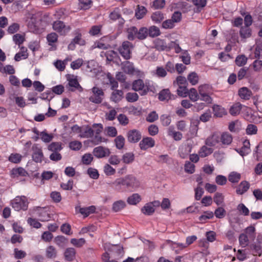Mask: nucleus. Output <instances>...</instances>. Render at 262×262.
Returning a JSON list of instances; mask_svg holds the SVG:
<instances>
[{
  "instance_id": "1",
  "label": "nucleus",
  "mask_w": 262,
  "mask_h": 262,
  "mask_svg": "<svg viewBox=\"0 0 262 262\" xmlns=\"http://www.w3.org/2000/svg\"><path fill=\"white\" fill-rule=\"evenodd\" d=\"M140 186V182L133 174H128L124 177L116 179L111 186L119 192H132Z\"/></svg>"
},
{
  "instance_id": "2",
  "label": "nucleus",
  "mask_w": 262,
  "mask_h": 262,
  "mask_svg": "<svg viewBox=\"0 0 262 262\" xmlns=\"http://www.w3.org/2000/svg\"><path fill=\"white\" fill-rule=\"evenodd\" d=\"M147 28L141 27L139 30L135 26H132L127 30V38L133 41L136 38L144 40L147 37Z\"/></svg>"
},
{
  "instance_id": "3",
  "label": "nucleus",
  "mask_w": 262,
  "mask_h": 262,
  "mask_svg": "<svg viewBox=\"0 0 262 262\" xmlns=\"http://www.w3.org/2000/svg\"><path fill=\"white\" fill-rule=\"evenodd\" d=\"M73 34L74 38L72 39L71 42L68 46V49L69 50L73 51L76 48V45L80 46H83L86 45L85 40L82 38L81 30L79 28L75 29Z\"/></svg>"
},
{
  "instance_id": "4",
  "label": "nucleus",
  "mask_w": 262,
  "mask_h": 262,
  "mask_svg": "<svg viewBox=\"0 0 262 262\" xmlns=\"http://www.w3.org/2000/svg\"><path fill=\"white\" fill-rule=\"evenodd\" d=\"M29 202L25 196H17L11 201V204L12 208L17 211L20 210L26 211L28 209Z\"/></svg>"
},
{
  "instance_id": "5",
  "label": "nucleus",
  "mask_w": 262,
  "mask_h": 262,
  "mask_svg": "<svg viewBox=\"0 0 262 262\" xmlns=\"http://www.w3.org/2000/svg\"><path fill=\"white\" fill-rule=\"evenodd\" d=\"M53 29L60 36H66L71 30L69 25H66L64 23L60 20H56L52 23Z\"/></svg>"
},
{
  "instance_id": "6",
  "label": "nucleus",
  "mask_w": 262,
  "mask_h": 262,
  "mask_svg": "<svg viewBox=\"0 0 262 262\" xmlns=\"http://www.w3.org/2000/svg\"><path fill=\"white\" fill-rule=\"evenodd\" d=\"M133 48V43L129 41H124L118 48V51L121 56L125 60L132 58L131 49Z\"/></svg>"
},
{
  "instance_id": "7",
  "label": "nucleus",
  "mask_w": 262,
  "mask_h": 262,
  "mask_svg": "<svg viewBox=\"0 0 262 262\" xmlns=\"http://www.w3.org/2000/svg\"><path fill=\"white\" fill-rule=\"evenodd\" d=\"M32 160L36 163H41L45 159L41 148L38 144H34L32 147Z\"/></svg>"
},
{
  "instance_id": "8",
  "label": "nucleus",
  "mask_w": 262,
  "mask_h": 262,
  "mask_svg": "<svg viewBox=\"0 0 262 262\" xmlns=\"http://www.w3.org/2000/svg\"><path fill=\"white\" fill-rule=\"evenodd\" d=\"M93 95L90 97L89 100L96 104L101 103L102 101V96L104 95L102 90L98 87L94 86L92 89Z\"/></svg>"
},
{
  "instance_id": "9",
  "label": "nucleus",
  "mask_w": 262,
  "mask_h": 262,
  "mask_svg": "<svg viewBox=\"0 0 262 262\" xmlns=\"http://www.w3.org/2000/svg\"><path fill=\"white\" fill-rule=\"evenodd\" d=\"M126 137L128 142L136 143L141 140L142 134L139 130L134 129L128 131Z\"/></svg>"
},
{
  "instance_id": "10",
  "label": "nucleus",
  "mask_w": 262,
  "mask_h": 262,
  "mask_svg": "<svg viewBox=\"0 0 262 262\" xmlns=\"http://www.w3.org/2000/svg\"><path fill=\"white\" fill-rule=\"evenodd\" d=\"M108 17L113 21L118 20L119 26L122 27L125 23V20L122 17L120 10L118 7L114 8L113 11L110 13Z\"/></svg>"
},
{
  "instance_id": "11",
  "label": "nucleus",
  "mask_w": 262,
  "mask_h": 262,
  "mask_svg": "<svg viewBox=\"0 0 262 262\" xmlns=\"http://www.w3.org/2000/svg\"><path fill=\"white\" fill-rule=\"evenodd\" d=\"M93 154L97 158H103L108 157L111 151L108 148L99 146L94 148Z\"/></svg>"
},
{
  "instance_id": "12",
  "label": "nucleus",
  "mask_w": 262,
  "mask_h": 262,
  "mask_svg": "<svg viewBox=\"0 0 262 262\" xmlns=\"http://www.w3.org/2000/svg\"><path fill=\"white\" fill-rule=\"evenodd\" d=\"M155 140L151 137H144L139 143V147L141 150H146L149 148L155 146Z\"/></svg>"
},
{
  "instance_id": "13",
  "label": "nucleus",
  "mask_w": 262,
  "mask_h": 262,
  "mask_svg": "<svg viewBox=\"0 0 262 262\" xmlns=\"http://www.w3.org/2000/svg\"><path fill=\"white\" fill-rule=\"evenodd\" d=\"M158 99L161 101H168L171 99H174L175 96L172 95L168 89H165L161 90L158 94Z\"/></svg>"
},
{
  "instance_id": "14",
  "label": "nucleus",
  "mask_w": 262,
  "mask_h": 262,
  "mask_svg": "<svg viewBox=\"0 0 262 262\" xmlns=\"http://www.w3.org/2000/svg\"><path fill=\"white\" fill-rule=\"evenodd\" d=\"M212 108L214 117L221 118L227 114L226 110L221 105L214 104Z\"/></svg>"
},
{
  "instance_id": "15",
  "label": "nucleus",
  "mask_w": 262,
  "mask_h": 262,
  "mask_svg": "<svg viewBox=\"0 0 262 262\" xmlns=\"http://www.w3.org/2000/svg\"><path fill=\"white\" fill-rule=\"evenodd\" d=\"M28 176V172L23 167L14 168L10 171V176L12 178Z\"/></svg>"
},
{
  "instance_id": "16",
  "label": "nucleus",
  "mask_w": 262,
  "mask_h": 262,
  "mask_svg": "<svg viewBox=\"0 0 262 262\" xmlns=\"http://www.w3.org/2000/svg\"><path fill=\"white\" fill-rule=\"evenodd\" d=\"M239 34L242 40L245 42L247 38H250L252 36V29L249 27L242 26Z\"/></svg>"
},
{
  "instance_id": "17",
  "label": "nucleus",
  "mask_w": 262,
  "mask_h": 262,
  "mask_svg": "<svg viewBox=\"0 0 262 262\" xmlns=\"http://www.w3.org/2000/svg\"><path fill=\"white\" fill-rule=\"evenodd\" d=\"M236 151L242 156L244 157L250 152V144L249 140H245L243 142V146Z\"/></svg>"
},
{
  "instance_id": "18",
  "label": "nucleus",
  "mask_w": 262,
  "mask_h": 262,
  "mask_svg": "<svg viewBox=\"0 0 262 262\" xmlns=\"http://www.w3.org/2000/svg\"><path fill=\"white\" fill-rule=\"evenodd\" d=\"M76 250L73 248H67L64 252L65 260L68 261H72L76 258Z\"/></svg>"
},
{
  "instance_id": "19",
  "label": "nucleus",
  "mask_w": 262,
  "mask_h": 262,
  "mask_svg": "<svg viewBox=\"0 0 262 262\" xmlns=\"http://www.w3.org/2000/svg\"><path fill=\"white\" fill-rule=\"evenodd\" d=\"M165 14L161 11H157L153 12L150 16L151 20L155 24H160L164 19Z\"/></svg>"
},
{
  "instance_id": "20",
  "label": "nucleus",
  "mask_w": 262,
  "mask_h": 262,
  "mask_svg": "<svg viewBox=\"0 0 262 262\" xmlns=\"http://www.w3.org/2000/svg\"><path fill=\"white\" fill-rule=\"evenodd\" d=\"M250 187V184L248 181H242L236 187V192L237 194L242 195L248 191Z\"/></svg>"
},
{
  "instance_id": "21",
  "label": "nucleus",
  "mask_w": 262,
  "mask_h": 262,
  "mask_svg": "<svg viewBox=\"0 0 262 262\" xmlns=\"http://www.w3.org/2000/svg\"><path fill=\"white\" fill-rule=\"evenodd\" d=\"M238 93L241 99L246 100L250 99L252 95L251 91L246 87H243L239 89Z\"/></svg>"
},
{
  "instance_id": "22",
  "label": "nucleus",
  "mask_w": 262,
  "mask_h": 262,
  "mask_svg": "<svg viewBox=\"0 0 262 262\" xmlns=\"http://www.w3.org/2000/svg\"><path fill=\"white\" fill-rule=\"evenodd\" d=\"M147 13V9L143 6L137 5L135 9V17L137 19L143 18Z\"/></svg>"
},
{
  "instance_id": "23",
  "label": "nucleus",
  "mask_w": 262,
  "mask_h": 262,
  "mask_svg": "<svg viewBox=\"0 0 262 262\" xmlns=\"http://www.w3.org/2000/svg\"><path fill=\"white\" fill-rule=\"evenodd\" d=\"M96 207L95 206H91L88 207H82L79 208V212L83 215L84 217L88 216L90 214L95 212Z\"/></svg>"
},
{
  "instance_id": "24",
  "label": "nucleus",
  "mask_w": 262,
  "mask_h": 262,
  "mask_svg": "<svg viewBox=\"0 0 262 262\" xmlns=\"http://www.w3.org/2000/svg\"><path fill=\"white\" fill-rule=\"evenodd\" d=\"M242 107L243 105L241 103H235L231 106L229 113L233 116H236L239 114Z\"/></svg>"
},
{
  "instance_id": "25",
  "label": "nucleus",
  "mask_w": 262,
  "mask_h": 262,
  "mask_svg": "<svg viewBox=\"0 0 262 262\" xmlns=\"http://www.w3.org/2000/svg\"><path fill=\"white\" fill-rule=\"evenodd\" d=\"M141 197L138 193H133L127 199V202L131 205H136L141 201Z\"/></svg>"
},
{
  "instance_id": "26",
  "label": "nucleus",
  "mask_w": 262,
  "mask_h": 262,
  "mask_svg": "<svg viewBox=\"0 0 262 262\" xmlns=\"http://www.w3.org/2000/svg\"><path fill=\"white\" fill-rule=\"evenodd\" d=\"M161 34L160 29L156 26H151L147 28V36L154 38Z\"/></svg>"
},
{
  "instance_id": "27",
  "label": "nucleus",
  "mask_w": 262,
  "mask_h": 262,
  "mask_svg": "<svg viewBox=\"0 0 262 262\" xmlns=\"http://www.w3.org/2000/svg\"><path fill=\"white\" fill-rule=\"evenodd\" d=\"M123 65L122 69L124 72L128 74H133L135 72V68L133 64L128 61H126L122 63Z\"/></svg>"
},
{
  "instance_id": "28",
  "label": "nucleus",
  "mask_w": 262,
  "mask_h": 262,
  "mask_svg": "<svg viewBox=\"0 0 262 262\" xmlns=\"http://www.w3.org/2000/svg\"><path fill=\"white\" fill-rule=\"evenodd\" d=\"M38 217L41 222H47L50 220L52 215L48 211L42 209L38 211Z\"/></svg>"
},
{
  "instance_id": "29",
  "label": "nucleus",
  "mask_w": 262,
  "mask_h": 262,
  "mask_svg": "<svg viewBox=\"0 0 262 262\" xmlns=\"http://www.w3.org/2000/svg\"><path fill=\"white\" fill-rule=\"evenodd\" d=\"M199 124L200 121L198 120H194L191 122L189 132L192 137H195L197 136Z\"/></svg>"
},
{
  "instance_id": "30",
  "label": "nucleus",
  "mask_w": 262,
  "mask_h": 262,
  "mask_svg": "<svg viewBox=\"0 0 262 262\" xmlns=\"http://www.w3.org/2000/svg\"><path fill=\"white\" fill-rule=\"evenodd\" d=\"M155 211V208L151 206V203H146L142 208L141 212L145 215H151Z\"/></svg>"
},
{
  "instance_id": "31",
  "label": "nucleus",
  "mask_w": 262,
  "mask_h": 262,
  "mask_svg": "<svg viewBox=\"0 0 262 262\" xmlns=\"http://www.w3.org/2000/svg\"><path fill=\"white\" fill-rule=\"evenodd\" d=\"M125 202L123 200H119L115 202L112 206V210L114 212H119L126 207Z\"/></svg>"
},
{
  "instance_id": "32",
  "label": "nucleus",
  "mask_w": 262,
  "mask_h": 262,
  "mask_svg": "<svg viewBox=\"0 0 262 262\" xmlns=\"http://www.w3.org/2000/svg\"><path fill=\"white\" fill-rule=\"evenodd\" d=\"M78 6L82 10H88L91 8L93 5L92 0H78Z\"/></svg>"
},
{
  "instance_id": "33",
  "label": "nucleus",
  "mask_w": 262,
  "mask_h": 262,
  "mask_svg": "<svg viewBox=\"0 0 262 262\" xmlns=\"http://www.w3.org/2000/svg\"><path fill=\"white\" fill-rule=\"evenodd\" d=\"M102 25L93 26L89 31V33L91 36H95L101 35Z\"/></svg>"
},
{
  "instance_id": "34",
  "label": "nucleus",
  "mask_w": 262,
  "mask_h": 262,
  "mask_svg": "<svg viewBox=\"0 0 262 262\" xmlns=\"http://www.w3.org/2000/svg\"><path fill=\"white\" fill-rule=\"evenodd\" d=\"M125 140L124 137L122 135H119L116 137L114 140L116 147L118 149H122L123 148L125 144Z\"/></svg>"
},
{
  "instance_id": "35",
  "label": "nucleus",
  "mask_w": 262,
  "mask_h": 262,
  "mask_svg": "<svg viewBox=\"0 0 262 262\" xmlns=\"http://www.w3.org/2000/svg\"><path fill=\"white\" fill-rule=\"evenodd\" d=\"M122 160L125 164H130L135 160V155L133 152H126L122 156Z\"/></svg>"
},
{
  "instance_id": "36",
  "label": "nucleus",
  "mask_w": 262,
  "mask_h": 262,
  "mask_svg": "<svg viewBox=\"0 0 262 262\" xmlns=\"http://www.w3.org/2000/svg\"><path fill=\"white\" fill-rule=\"evenodd\" d=\"M220 140H221V137L218 135H213L207 139L206 144L209 146H214L220 142Z\"/></svg>"
},
{
  "instance_id": "37",
  "label": "nucleus",
  "mask_w": 262,
  "mask_h": 262,
  "mask_svg": "<svg viewBox=\"0 0 262 262\" xmlns=\"http://www.w3.org/2000/svg\"><path fill=\"white\" fill-rule=\"evenodd\" d=\"M165 0H155L150 4L151 8L155 10L162 9L165 7Z\"/></svg>"
},
{
  "instance_id": "38",
  "label": "nucleus",
  "mask_w": 262,
  "mask_h": 262,
  "mask_svg": "<svg viewBox=\"0 0 262 262\" xmlns=\"http://www.w3.org/2000/svg\"><path fill=\"white\" fill-rule=\"evenodd\" d=\"M144 88L143 81L139 79L133 81L132 84V89L135 91H139Z\"/></svg>"
},
{
  "instance_id": "39",
  "label": "nucleus",
  "mask_w": 262,
  "mask_h": 262,
  "mask_svg": "<svg viewBox=\"0 0 262 262\" xmlns=\"http://www.w3.org/2000/svg\"><path fill=\"white\" fill-rule=\"evenodd\" d=\"M241 178V174L235 171L230 172L228 176V180L232 183H238Z\"/></svg>"
},
{
  "instance_id": "40",
  "label": "nucleus",
  "mask_w": 262,
  "mask_h": 262,
  "mask_svg": "<svg viewBox=\"0 0 262 262\" xmlns=\"http://www.w3.org/2000/svg\"><path fill=\"white\" fill-rule=\"evenodd\" d=\"M214 214L213 212L210 211H204V214L201 215L199 219L202 223H205L207 220L211 219L213 217Z\"/></svg>"
},
{
  "instance_id": "41",
  "label": "nucleus",
  "mask_w": 262,
  "mask_h": 262,
  "mask_svg": "<svg viewBox=\"0 0 262 262\" xmlns=\"http://www.w3.org/2000/svg\"><path fill=\"white\" fill-rule=\"evenodd\" d=\"M213 150L212 148L207 147L204 145L203 146L199 151V156L202 158H205L209 155L211 154Z\"/></svg>"
},
{
  "instance_id": "42",
  "label": "nucleus",
  "mask_w": 262,
  "mask_h": 262,
  "mask_svg": "<svg viewBox=\"0 0 262 262\" xmlns=\"http://www.w3.org/2000/svg\"><path fill=\"white\" fill-rule=\"evenodd\" d=\"M221 141L223 144L229 145L232 141V137L228 133H224L221 137Z\"/></svg>"
},
{
  "instance_id": "43",
  "label": "nucleus",
  "mask_w": 262,
  "mask_h": 262,
  "mask_svg": "<svg viewBox=\"0 0 262 262\" xmlns=\"http://www.w3.org/2000/svg\"><path fill=\"white\" fill-rule=\"evenodd\" d=\"M248 58L245 55H238L235 60V64L238 67H243L247 62Z\"/></svg>"
},
{
  "instance_id": "44",
  "label": "nucleus",
  "mask_w": 262,
  "mask_h": 262,
  "mask_svg": "<svg viewBox=\"0 0 262 262\" xmlns=\"http://www.w3.org/2000/svg\"><path fill=\"white\" fill-rule=\"evenodd\" d=\"M123 92L122 90H115L112 94L111 99L115 102H118L121 100Z\"/></svg>"
},
{
  "instance_id": "45",
  "label": "nucleus",
  "mask_w": 262,
  "mask_h": 262,
  "mask_svg": "<svg viewBox=\"0 0 262 262\" xmlns=\"http://www.w3.org/2000/svg\"><path fill=\"white\" fill-rule=\"evenodd\" d=\"M249 71V68L243 67L239 69L237 73V79L238 80H241L244 78L248 77L247 73Z\"/></svg>"
},
{
  "instance_id": "46",
  "label": "nucleus",
  "mask_w": 262,
  "mask_h": 262,
  "mask_svg": "<svg viewBox=\"0 0 262 262\" xmlns=\"http://www.w3.org/2000/svg\"><path fill=\"white\" fill-rule=\"evenodd\" d=\"M46 253V257L48 258H53L56 256V250L52 246L47 247Z\"/></svg>"
},
{
  "instance_id": "47",
  "label": "nucleus",
  "mask_w": 262,
  "mask_h": 262,
  "mask_svg": "<svg viewBox=\"0 0 262 262\" xmlns=\"http://www.w3.org/2000/svg\"><path fill=\"white\" fill-rule=\"evenodd\" d=\"M48 148L53 152H59L62 148L60 142H52L48 146Z\"/></svg>"
},
{
  "instance_id": "48",
  "label": "nucleus",
  "mask_w": 262,
  "mask_h": 262,
  "mask_svg": "<svg viewBox=\"0 0 262 262\" xmlns=\"http://www.w3.org/2000/svg\"><path fill=\"white\" fill-rule=\"evenodd\" d=\"M188 90L187 85H180L177 90V92L179 96L186 97L188 96Z\"/></svg>"
},
{
  "instance_id": "49",
  "label": "nucleus",
  "mask_w": 262,
  "mask_h": 262,
  "mask_svg": "<svg viewBox=\"0 0 262 262\" xmlns=\"http://www.w3.org/2000/svg\"><path fill=\"white\" fill-rule=\"evenodd\" d=\"M237 209L239 213L244 216H247L249 215L250 211L249 209L243 203H241L238 205Z\"/></svg>"
},
{
  "instance_id": "50",
  "label": "nucleus",
  "mask_w": 262,
  "mask_h": 262,
  "mask_svg": "<svg viewBox=\"0 0 262 262\" xmlns=\"http://www.w3.org/2000/svg\"><path fill=\"white\" fill-rule=\"evenodd\" d=\"M58 36L56 32H52L47 35V39L49 45L52 46V43L56 42L58 40Z\"/></svg>"
},
{
  "instance_id": "51",
  "label": "nucleus",
  "mask_w": 262,
  "mask_h": 262,
  "mask_svg": "<svg viewBox=\"0 0 262 262\" xmlns=\"http://www.w3.org/2000/svg\"><path fill=\"white\" fill-rule=\"evenodd\" d=\"M188 95L192 101H196L199 99V95L194 88H191L189 91L188 90Z\"/></svg>"
},
{
  "instance_id": "52",
  "label": "nucleus",
  "mask_w": 262,
  "mask_h": 262,
  "mask_svg": "<svg viewBox=\"0 0 262 262\" xmlns=\"http://www.w3.org/2000/svg\"><path fill=\"white\" fill-rule=\"evenodd\" d=\"M250 249L252 251L254 255L260 256L262 253V247L260 245L252 244Z\"/></svg>"
},
{
  "instance_id": "53",
  "label": "nucleus",
  "mask_w": 262,
  "mask_h": 262,
  "mask_svg": "<svg viewBox=\"0 0 262 262\" xmlns=\"http://www.w3.org/2000/svg\"><path fill=\"white\" fill-rule=\"evenodd\" d=\"M139 99V96L136 93L128 92L126 95V99L129 102H134Z\"/></svg>"
},
{
  "instance_id": "54",
  "label": "nucleus",
  "mask_w": 262,
  "mask_h": 262,
  "mask_svg": "<svg viewBox=\"0 0 262 262\" xmlns=\"http://www.w3.org/2000/svg\"><path fill=\"white\" fill-rule=\"evenodd\" d=\"M20 28V25L18 23H14L10 25L7 29L8 34H12L17 32Z\"/></svg>"
},
{
  "instance_id": "55",
  "label": "nucleus",
  "mask_w": 262,
  "mask_h": 262,
  "mask_svg": "<svg viewBox=\"0 0 262 262\" xmlns=\"http://www.w3.org/2000/svg\"><path fill=\"white\" fill-rule=\"evenodd\" d=\"M174 23L171 19H168L162 21L161 27L165 29H171L174 27Z\"/></svg>"
},
{
  "instance_id": "56",
  "label": "nucleus",
  "mask_w": 262,
  "mask_h": 262,
  "mask_svg": "<svg viewBox=\"0 0 262 262\" xmlns=\"http://www.w3.org/2000/svg\"><path fill=\"white\" fill-rule=\"evenodd\" d=\"M65 11L66 9L64 8L58 9L54 14L55 18L57 20L64 19L66 18Z\"/></svg>"
},
{
  "instance_id": "57",
  "label": "nucleus",
  "mask_w": 262,
  "mask_h": 262,
  "mask_svg": "<svg viewBox=\"0 0 262 262\" xmlns=\"http://www.w3.org/2000/svg\"><path fill=\"white\" fill-rule=\"evenodd\" d=\"M239 242L243 247H246L249 243L248 235L244 233L241 234L239 236Z\"/></svg>"
},
{
  "instance_id": "58",
  "label": "nucleus",
  "mask_w": 262,
  "mask_h": 262,
  "mask_svg": "<svg viewBox=\"0 0 262 262\" xmlns=\"http://www.w3.org/2000/svg\"><path fill=\"white\" fill-rule=\"evenodd\" d=\"M187 79L192 85L196 84L198 83L199 81V77L195 72H191L190 73L188 76Z\"/></svg>"
},
{
  "instance_id": "59",
  "label": "nucleus",
  "mask_w": 262,
  "mask_h": 262,
  "mask_svg": "<svg viewBox=\"0 0 262 262\" xmlns=\"http://www.w3.org/2000/svg\"><path fill=\"white\" fill-rule=\"evenodd\" d=\"M71 243L74 246L80 248L85 243V240L83 238H80L79 239L72 238L71 239Z\"/></svg>"
},
{
  "instance_id": "60",
  "label": "nucleus",
  "mask_w": 262,
  "mask_h": 262,
  "mask_svg": "<svg viewBox=\"0 0 262 262\" xmlns=\"http://www.w3.org/2000/svg\"><path fill=\"white\" fill-rule=\"evenodd\" d=\"M211 118V111L208 109L207 110L205 113L202 114L200 117V121H202L203 122H206L210 120Z\"/></svg>"
},
{
  "instance_id": "61",
  "label": "nucleus",
  "mask_w": 262,
  "mask_h": 262,
  "mask_svg": "<svg viewBox=\"0 0 262 262\" xmlns=\"http://www.w3.org/2000/svg\"><path fill=\"white\" fill-rule=\"evenodd\" d=\"M41 139L46 143L50 142L53 139V136L51 134H48L45 131L40 133Z\"/></svg>"
},
{
  "instance_id": "62",
  "label": "nucleus",
  "mask_w": 262,
  "mask_h": 262,
  "mask_svg": "<svg viewBox=\"0 0 262 262\" xmlns=\"http://www.w3.org/2000/svg\"><path fill=\"white\" fill-rule=\"evenodd\" d=\"M93 160V157L91 154H85L82 157L81 161L83 164L90 165Z\"/></svg>"
},
{
  "instance_id": "63",
  "label": "nucleus",
  "mask_w": 262,
  "mask_h": 262,
  "mask_svg": "<svg viewBox=\"0 0 262 262\" xmlns=\"http://www.w3.org/2000/svg\"><path fill=\"white\" fill-rule=\"evenodd\" d=\"M9 161L13 163H18L21 160V156L19 154H11L9 157Z\"/></svg>"
},
{
  "instance_id": "64",
  "label": "nucleus",
  "mask_w": 262,
  "mask_h": 262,
  "mask_svg": "<svg viewBox=\"0 0 262 262\" xmlns=\"http://www.w3.org/2000/svg\"><path fill=\"white\" fill-rule=\"evenodd\" d=\"M257 127L253 124H249L248 125L246 128V134L247 135H255L257 134Z\"/></svg>"
}]
</instances>
